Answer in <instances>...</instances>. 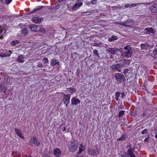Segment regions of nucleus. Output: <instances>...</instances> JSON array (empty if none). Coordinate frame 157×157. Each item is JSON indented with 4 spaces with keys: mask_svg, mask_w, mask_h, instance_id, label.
<instances>
[{
    "mask_svg": "<svg viewBox=\"0 0 157 157\" xmlns=\"http://www.w3.org/2000/svg\"><path fill=\"white\" fill-rule=\"evenodd\" d=\"M124 49L123 56L126 57H130L133 52V48L131 47L130 45H128L124 48Z\"/></svg>",
    "mask_w": 157,
    "mask_h": 157,
    "instance_id": "1",
    "label": "nucleus"
},
{
    "mask_svg": "<svg viewBox=\"0 0 157 157\" xmlns=\"http://www.w3.org/2000/svg\"><path fill=\"white\" fill-rule=\"evenodd\" d=\"M116 80L118 82H123L125 79V77L124 75L120 73H118L116 74L115 77Z\"/></svg>",
    "mask_w": 157,
    "mask_h": 157,
    "instance_id": "2",
    "label": "nucleus"
},
{
    "mask_svg": "<svg viewBox=\"0 0 157 157\" xmlns=\"http://www.w3.org/2000/svg\"><path fill=\"white\" fill-rule=\"evenodd\" d=\"M78 144L77 143H75L71 141L70 142V144L69 145V148L70 151L71 152H73L77 150Z\"/></svg>",
    "mask_w": 157,
    "mask_h": 157,
    "instance_id": "3",
    "label": "nucleus"
},
{
    "mask_svg": "<svg viewBox=\"0 0 157 157\" xmlns=\"http://www.w3.org/2000/svg\"><path fill=\"white\" fill-rule=\"evenodd\" d=\"M83 3L81 0H78L76 2L73 6L72 9L73 10H77L82 5Z\"/></svg>",
    "mask_w": 157,
    "mask_h": 157,
    "instance_id": "4",
    "label": "nucleus"
},
{
    "mask_svg": "<svg viewBox=\"0 0 157 157\" xmlns=\"http://www.w3.org/2000/svg\"><path fill=\"white\" fill-rule=\"evenodd\" d=\"M70 98L71 95L70 94H64V95L63 101L65 104H68L69 102Z\"/></svg>",
    "mask_w": 157,
    "mask_h": 157,
    "instance_id": "5",
    "label": "nucleus"
},
{
    "mask_svg": "<svg viewBox=\"0 0 157 157\" xmlns=\"http://www.w3.org/2000/svg\"><path fill=\"white\" fill-rule=\"evenodd\" d=\"M121 68L120 63L114 64L111 67V68L113 70H117L119 72H121Z\"/></svg>",
    "mask_w": 157,
    "mask_h": 157,
    "instance_id": "6",
    "label": "nucleus"
},
{
    "mask_svg": "<svg viewBox=\"0 0 157 157\" xmlns=\"http://www.w3.org/2000/svg\"><path fill=\"white\" fill-rule=\"evenodd\" d=\"M151 6L150 7V9L152 12L155 13L157 12V3H154L152 4Z\"/></svg>",
    "mask_w": 157,
    "mask_h": 157,
    "instance_id": "7",
    "label": "nucleus"
},
{
    "mask_svg": "<svg viewBox=\"0 0 157 157\" xmlns=\"http://www.w3.org/2000/svg\"><path fill=\"white\" fill-rule=\"evenodd\" d=\"M119 50V49L114 47V48H109L107 49V51L112 54H115Z\"/></svg>",
    "mask_w": 157,
    "mask_h": 157,
    "instance_id": "8",
    "label": "nucleus"
},
{
    "mask_svg": "<svg viewBox=\"0 0 157 157\" xmlns=\"http://www.w3.org/2000/svg\"><path fill=\"white\" fill-rule=\"evenodd\" d=\"M120 64L121 68H124L127 65H129L130 63V61L129 60H126L124 59L121 61L120 63Z\"/></svg>",
    "mask_w": 157,
    "mask_h": 157,
    "instance_id": "9",
    "label": "nucleus"
},
{
    "mask_svg": "<svg viewBox=\"0 0 157 157\" xmlns=\"http://www.w3.org/2000/svg\"><path fill=\"white\" fill-rule=\"evenodd\" d=\"M140 46L141 50H148L150 47V45L148 44L147 43L142 44H141Z\"/></svg>",
    "mask_w": 157,
    "mask_h": 157,
    "instance_id": "10",
    "label": "nucleus"
},
{
    "mask_svg": "<svg viewBox=\"0 0 157 157\" xmlns=\"http://www.w3.org/2000/svg\"><path fill=\"white\" fill-rule=\"evenodd\" d=\"M87 152L88 154L93 156H96L97 155V151L93 148L88 149Z\"/></svg>",
    "mask_w": 157,
    "mask_h": 157,
    "instance_id": "11",
    "label": "nucleus"
},
{
    "mask_svg": "<svg viewBox=\"0 0 157 157\" xmlns=\"http://www.w3.org/2000/svg\"><path fill=\"white\" fill-rule=\"evenodd\" d=\"M144 30L146 33L147 34H154L155 33V30L152 27L146 28Z\"/></svg>",
    "mask_w": 157,
    "mask_h": 157,
    "instance_id": "12",
    "label": "nucleus"
},
{
    "mask_svg": "<svg viewBox=\"0 0 157 157\" xmlns=\"http://www.w3.org/2000/svg\"><path fill=\"white\" fill-rule=\"evenodd\" d=\"M80 102V100L75 97L73 98L71 100V103L73 105H77Z\"/></svg>",
    "mask_w": 157,
    "mask_h": 157,
    "instance_id": "13",
    "label": "nucleus"
},
{
    "mask_svg": "<svg viewBox=\"0 0 157 157\" xmlns=\"http://www.w3.org/2000/svg\"><path fill=\"white\" fill-rule=\"evenodd\" d=\"M54 152V155L57 157H59L61 154V151L58 148L55 149Z\"/></svg>",
    "mask_w": 157,
    "mask_h": 157,
    "instance_id": "14",
    "label": "nucleus"
},
{
    "mask_svg": "<svg viewBox=\"0 0 157 157\" xmlns=\"http://www.w3.org/2000/svg\"><path fill=\"white\" fill-rule=\"evenodd\" d=\"M32 20L33 22L35 23H39L41 21V18L36 16H35L34 17H33Z\"/></svg>",
    "mask_w": 157,
    "mask_h": 157,
    "instance_id": "15",
    "label": "nucleus"
},
{
    "mask_svg": "<svg viewBox=\"0 0 157 157\" xmlns=\"http://www.w3.org/2000/svg\"><path fill=\"white\" fill-rule=\"evenodd\" d=\"M14 130L15 131V132L19 137L22 139L24 138V136L23 135L22 133L19 129L17 128H15Z\"/></svg>",
    "mask_w": 157,
    "mask_h": 157,
    "instance_id": "16",
    "label": "nucleus"
},
{
    "mask_svg": "<svg viewBox=\"0 0 157 157\" xmlns=\"http://www.w3.org/2000/svg\"><path fill=\"white\" fill-rule=\"evenodd\" d=\"M11 53V52L10 51H8L7 52H6L5 53H2V54H0V56L4 57H6L7 56H10V55Z\"/></svg>",
    "mask_w": 157,
    "mask_h": 157,
    "instance_id": "17",
    "label": "nucleus"
},
{
    "mask_svg": "<svg viewBox=\"0 0 157 157\" xmlns=\"http://www.w3.org/2000/svg\"><path fill=\"white\" fill-rule=\"evenodd\" d=\"M59 63L58 61L54 59H52L51 61L50 64L52 66L59 65Z\"/></svg>",
    "mask_w": 157,
    "mask_h": 157,
    "instance_id": "18",
    "label": "nucleus"
},
{
    "mask_svg": "<svg viewBox=\"0 0 157 157\" xmlns=\"http://www.w3.org/2000/svg\"><path fill=\"white\" fill-rule=\"evenodd\" d=\"M157 44H156L155 46V48L153 50V55L154 58L156 59L157 58Z\"/></svg>",
    "mask_w": 157,
    "mask_h": 157,
    "instance_id": "19",
    "label": "nucleus"
},
{
    "mask_svg": "<svg viewBox=\"0 0 157 157\" xmlns=\"http://www.w3.org/2000/svg\"><path fill=\"white\" fill-rule=\"evenodd\" d=\"M31 140L32 141H33V143L36 144L37 146H38L40 144L39 142L37 141L36 137L34 136H33V137L31 138Z\"/></svg>",
    "mask_w": 157,
    "mask_h": 157,
    "instance_id": "20",
    "label": "nucleus"
},
{
    "mask_svg": "<svg viewBox=\"0 0 157 157\" xmlns=\"http://www.w3.org/2000/svg\"><path fill=\"white\" fill-rule=\"evenodd\" d=\"M24 58L22 55H20L18 57V59H17V61L20 63H23L24 62Z\"/></svg>",
    "mask_w": 157,
    "mask_h": 157,
    "instance_id": "21",
    "label": "nucleus"
},
{
    "mask_svg": "<svg viewBox=\"0 0 157 157\" xmlns=\"http://www.w3.org/2000/svg\"><path fill=\"white\" fill-rule=\"evenodd\" d=\"M135 148L130 147L127 151V154L129 155H130L133 153L135 151Z\"/></svg>",
    "mask_w": 157,
    "mask_h": 157,
    "instance_id": "22",
    "label": "nucleus"
},
{
    "mask_svg": "<svg viewBox=\"0 0 157 157\" xmlns=\"http://www.w3.org/2000/svg\"><path fill=\"white\" fill-rule=\"evenodd\" d=\"M98 12V11L97 10H91L89 11H87L85 12V13H87V15H91V14L97 13Z\"/></svg>",
    "mask_w": 157,
    "mask_h": 157,
    "instance_id": "23",
    "label": "nucleus"
},
{
    "mask_svg": "<svg viewBox=\"0 0 157 157\" xmlns=\"http://www.w3.org/2000/svg\"><path fill=\"white\" fill-rule=\"evenodd\" d=\"M85 148L84 147V146H83V144H80V147L79 148V150L78 151V154H81V152L82 151H85Z\"/></svg>",
    "mask_w": 157,
    "mask_h": 157,
    "instance_id": "24",
    "label": "nucleus"
},
{
    "mask_svg": "<svg viewBox=\"0 0 157 157\" xmlns=\"http://www.w3.org/2000/svg\"><path fill=\"white\" fill-rule=\"evenodd\" d=\"M118 38L117 36L113 35V36L109 38L108 40L110 41H112L113 40H117Z\"/></svg>",
    "mask_w": 157,
    "mask_h": 157,
    "instance_id": "25",
    "label": "nucleus"
},
{
    "mask_svg": "<svg viewBox=\"0 0 157 157\" xmlns=\"http://www.w3.org/2000/svg\"><path fill=\"white\" fill-rule=\"evenodd\" d=\"M21 33L23 35L25 36H26L28 35V31L25 29H23L21 31Z\"/></svg>",
    "mask_w": 157,
    "mask_h": 157,
    "instance_id": "26",
    "label": "nucleus"
},
{
    "mask_svg": "<svg viewBox=\"0 0 157 157\" xmlns=\"http://www.w3.org/2000/svg\"><path fill=\"white\" fill-rule=\"evenodd\" d=\"M36 26V25H32L30 26L29 28L32 31L35 32Z\"/></svg>",
    "mask_w": 157,
    "mask_h": 157,
    "instance_id": "27",
    "label": "nucleus"
},
{
    "mask_svg": "<svg viewBox=\"0 0 157 157\" xmlns=\"http://www.w3.org/2000/svg\"><path fill=\"white\" fill-rule=\"evenodd\" d=\"M127 138V136L125 134H123L121 138L118 139V140H125Z\"/></svg>",
    "mask_w": 157,
    "mask_h": 157,
    "instance_id": "28",
    "label": "nucleus"
},
{
    "mask_svg": "<svg viewBox=\"0 0 157 157\" xmlns=\"http://www.w3.org/2000/svg\"><path fill=\"white\" fill-rule=\"evenodd\" d=\"M19 43V41L17 40H15L12 41L11 44L13 46H15L16 45L18 44Z\"/></svg>",
    "mask_w": 157,
    "mask_h": 157,
    "instance_id": "29",
    "label": "nucleus"
},
{
    "mask_svg": "<svg viewBox=\"0 0 157 157\" xmlns=\"http://www.w3.org/2000/svg\"><path fill=\"white\" fill-rule=\"evenodd\" d=\"M121 93L118 92H117L115 95V99L117 101H118L119 100H118V98L119 97Z\"/></svg>",
    "mask_w": 157,
    "mask_h": 157,
    "instance_id": "30",
    "label": "nucleus"
},
{
    "mask_svg": "<svg viewBox=\"0 0 157 157\" xmlns=\"http://www.w3.org/2000/svg\"><path fill=\"white\" fill-rule=\"evenodd\" d=\"M41 27V26L36 25L35 32H38L40 31V29Z\"/></svg>",
    "mask_w": 157,
    "mask_h": 157,
    "instance_id": "31",
    "label": "nucleus"
},
{
    "mask_svg": "<svg viewBox=\"0 0 157 157\" xmlns=\"http://www.w3.org/2000/svg\"><path fill=\"white\" fill-rule=\"evenodd\" d=\"M124 112H125V111H124V110H121V111L119 113L118 117H121L122 115H123L124 114Z\"/></svg>",
    "mask_w": 157,
    "mask_h": 157,
    "instance_id": "32",
    "label": "nucleus"
},
{
    "mask_svg": "<svg viewBox=\"0 0 157 157\" xmlns=\"http://www.w3.org/2000/svg\"><path fill=\"white\" fill-rule=\"evenodd\" d=\"M42 61L45 64L48 63V59L46 58H44L43 59Z\"/></svg>",
    "mask_w": 157,
    "mask_h": 157,
    "instance_id": "33",
    "label": "nucleus"
},
{
    "mask_svg": "<svg viewBox=\"0 0 157 157\" xmlns=\"http://www.w3.org/2000/svg\"><path fill=\"white\" fill-rule=\"evenodd\" d=\"M148 130L147 129H144L143 130L141 131V133L142 134H144L145 133H147L148 132Z\"/></svg>",
    "mask_w": 157,
    "mask_h": 157,
    "instance_id": "34",
    "label": "nucleus"
},
{
    "mask_svg": "<svg viewBox=\"0 0 157 157\" xmlns=\"http://www.w3.org/2000/svg\"><path fill=\"white\" fill-rule=\"evenodd\" d=\"M139 3H133L130 4V8H132L133 7H135L137 6V5H139Z\"/></svg>",
    "mask_w": 157,
    "mask_h": 157,
    "instance_id": "35",
    "label": "nucleus"
},
{
    "mask_svg": "<svg viewBox=\"0 0 157 157\" xmlns=\"http://www.w3.org/2000/svg\"><path fill=\"white\" fill-rule=\"evenodd\" d=\"M40 31L43 33H44L45 32V30L44 28L42 26H41V27L40 29Z\"/></svg>",
    "mask_w": 157,
    "mask_h": 157,
    "instance_id": "36",
    "label": "nucleus"
},
{
    "mask_svg": "<svg viewBox=\"0 0 157 157\" xmlns=\"http://www.w3.org/2000/svg\"><path fill=\"white\" fill-rule=\"evenodd\" d=\"M93 53L94 55H96L97 56H98V51L96 50H94L93 51Z\"/></svg>",
    "mask_w": 157,
    "mask_h": 157,
    "instance_id": "37",
    "label": "nucleus"
},
{
    "mask_svg": "<svg viewBox=\"0 0 157 157\" xmlns=\"http://www.w3.org/2000/svg\"><path fill=\"white\" fill-rule=\"evenodd\" d=\"M5 3L6 4H10L12 1V0H5Z\"/></svg>",
    "mask_w": 157,
    "mask_h": 157,
    "instance_id": "38",
    "label": "nucleus"
},
{
    "mask_svg": "<svg viewBox=\"0 0 157 157\" xmlns=\"http://www.w3.org/2000/svg\"><path fill=\"white\" fill-rule=\"evenodd\" d=\"M69 89L70 90V93H71V94H72L75 91V90L73 88L71 87L69 88Z\"/></svg>",
    "mask_w": 157,
    "mask_h": 157,
    "instance_id": "39",
    "label": "nucleus"
},
{
    "mask_svg": "<svg viewBox=\"0 0 157 157\" xmlns=\"http://www.w3.org/2000/svg\"><path fill=\"white\" fill-rule=\"evenodd\" d=\"M66 0H58V4H62V3H64Z\"/></svg>",
    "mask_w": 157,
    "mask_h": 157,
    "instance_id": "40",
    "label": "nucleus"
},
{
    "mask_svg": "<svg viewBox=\"0 0 157 157\" xmlns=\"http://www.w3.org/2000/svg\"><path fill=\"white\" fill-rule=\"evenodd\" d=\"M100 43L98 42H95L93 44V45L97 47L99 46Z\"/></svg>",
    "mask_w": 157,
    "mask_h": 157,
    "instance_id": "41",
    "label": "nucleus"
},
{
    "mask_svg": "<svg viewBox=\"0 0 157 157\" xmlns=\"http://www.w3.org/2000/svg\"><path fill=\"white\" fill-rule=\"evenodd\" d=\"M121 98H123L125 96L126 94L124 92H123L121 93Z\"/></svg>",
    "mask_w": 157,
    "mask_h": 157,
    "instance_id": "42",
    "label": "nucleus"
},
{
    "mask_svg": "<svg viewBox=\"0 0 157 157\" xmlns=\"http://www.w3.org/2000/svg\"><path fill=\"white\" fill-rule=\"evenodd\" d=\"M42 7L40 6L39 8H37V9H34V10L33 11H31L30 12V13H32L33 12L36 11L37 10H39V9H40V8H42Z\"/></svg>",
    "mask_w": 157,
    "mask_h": 157,
    "instance_id": "43",
    "label": "nucleus"
},
{
    "mask_svg": "<svg viewBox=\"0 0 157 157\" xmlns=\"http://www.w3.org/2000/svg\"><path fill=\"white\" fill-rule=\"evenodd\" d=\"M91 2L93 4H95L97 3V1L96 0H91Z\"/></svg>",
    "mask_w": 157,
    "mask_h": 157,
    "instance_id": "44",
    "label": "nucleus"
},
{
    "mask_svg": "<svg viewBox=\"0 0 157 157\" xmlns=\"http://www.w3.org/2000/svg\"><path fill=\"white\" fill-rule=\"evenodd\" d=\"M129 155L130 156V157H137V156L135 155L134 153H133Z\"/></svg>",
    "mask_w": 157,
    "mask_h": 157,
    "instance_id": "45",
    "label": "nucleus"
},
{
    "mask_svg": "<svg viewBox=\"0 0 157 157\" xmlns=\"http://www.w3.org/2000/svg\"><path fill=\"white\" fill-rule=\"evenodd\" d=\"M37 66L38 67H43V65L41 63H40L38 64Z\"/></svg>",
    "mask_w": 157,
    "mask_h": 157,
    "instance_id": "46",
    "label": "nucleus"
},
{
    "mask_svg": "<svg viewBox=\"0 0 157 157\" xmlns=\"http://www.w3.org/2000/svg\"><path fill=\"white\" fill-rule=\"evenodd\" d=\"M128 70L127 68L125 69H124V73H127L128 72Z\"/></svg>",
    "mask_w": 157,
    "mask_h": 157,
    "instance_id": "47",
    "label": "nucleus"
},
{
    "mask_svg": "<svg viewBox=\"0 0 157 157\" xmlns=\"http://www.w3.org/2000/svg\"><path fill=\"white\" fill-rule=\"evenodd\" d=\"M125 7H126V8H128V7H130V4H127L125 5Z\"/></svg>",
    "mask_w": 157,
    "mask_h": 157,
    "instance_id": "48",
    "label": "nucleus"
},
{
    "mask_svg": "<svg viewBox=\"0 0 157 157\" xmlns=\"http://www.w3.org/2000/svg\"><path fill=\"white\" fill-rule=\"evenodd\" d=\"M122 25H123L124 26H129V25H126V23H122Z\"/></svg>",
    "mask_w": 157,
    "mask_h": 157,
    "instance_id": "49",
    "label": "nucleus"
},
{
    "mask_svg": "<svg viewBox=\"0 0 157 157\" xmlns=\"http://www.w3.org/2000/svg\"><path fill=\"white\" fill-rule=\"evenodd\" d=\"M148 138H145L144 140V142H147L148 141Z\"/></svg>",
    "mask_w": 157,
    "mask_h": 157,
    "instance_id": "50",
    "label": "nucleus"
},
{
    "mask_svg": "<svg viewBox=\"0 0 157 157\" xmlns=\"http://www.w3.org/2000/svg\"><path fill=\"white\" fill-rule=\"evenodd\" d=\"M65 130H66L65 127H63V131H65Z\"/></svg>",
    "mask_w": 157,
    "mask_h": 157,
    "instance_id": "51",
    "label": "nucleus"
},
{
    "mask_svg": "<svg viewBox=\"0 0 157 157\" xmlns=\"http://www.w3.org/2000/svg\"><path fill=\"white\" fill-rule=\"evenodd\" d=\"M59 6H56L55 8L56 9H58V8H59Z\"/></svg>",
    "mask_w": 157,
    "mask_h": 157,
    "instance_id": "52",
    "label": "nucleus"
},
{
    "mask_svg": "<svg viewBox=\"0 0 157 157\" xmlns=\"http://www.w3.org/2000/svg\"><path fill=\"white\" fill-rule=\"evenodd\" d=\"M155 138H157V133H156V134H155Z\"/></svg>",
    "mask_w": 157,
    "mask_h": 157,
    "instance_id": "53",
    "label": "nucleus"
},
{
    "mask_svg": "<svg viewBox=\"0 0 157 157\" xmlns=\"http://www.w3.org/2000/svg\"><path fill=\"white\" fill-rule=\"evenodd\" d=\"M26 157H32V156L30 155H28L26 156Z\"/></svg>",
    "mask_w": 157,
    "mask_h": 157,
    "instance_id": "54",
    "label": "nucleus"
},
{
    "mask_svg": "<svg viewBox=\"0 0 157 157\" xmlns=\"http://www.w3.org/2000/svg\"><path fill=\"white\" fill-rule=\"evenodd\" d=\"M2 36H1L0 37V39H2Z\"/></svg>",
    "mask_w": 157,
    "mask_h": 157,
    "instance_id": "55",
    "label": "nucleus"
},
{
    "mask_svg": "<svg viewBox=\"0 0 157 157\" xmlns=\"http://www.w3.org/2000/svg\"><path fill=\"white\" fill-rule=\"evenodd\" d=\"M0 89L2 90V87L1 86H0Z\"/></svg>",
    "mask_w": 157,
    "mask_h": 157,
    "instance_id": "56",
    "label": "nucleus"
},
{
    "mask_svg": "<svg viewBox=\"0 0 157 157\" xmlns=\"http://www.w3.org/2000/svg\"><path fill=\"white\" fill-rule=\"evenodd\" d=\"M67 104H65L66 105V107L67 106Z\"/></svg>",
    "mask_w": 157,
    "mask_h": 157,
    "instance_id": "57",
    "label": "nucleus"
},
{
    "mask_svg": "<svg viewBox=\"0 0 157 157\" xmlns=\"http://www.w3.org/2000/svg\"><path fill=\"white\" fill-rule=\"evenodd\" d=\"M37 0L38 1H40L41 0Z\"/></svg>",
    "mask_w": 157,
    "mask_h": 157,
    "instance_id": "58",
    "label": "nucleus"
},
{
    "mask_svg": "<svg viewBox=\"0 0 157 157\" xmlns=\"http://www.w3.org/2000/svg\"><path fill=\"white\" fill-rule=\"evenodd\" d=\"M156 65H157V62H156Z\"/></svg>",
    "mask_w": 157,
    "mask_h": 157,
    "instance_id": "59",
    "label": "nucleus"
}]
</instances>
